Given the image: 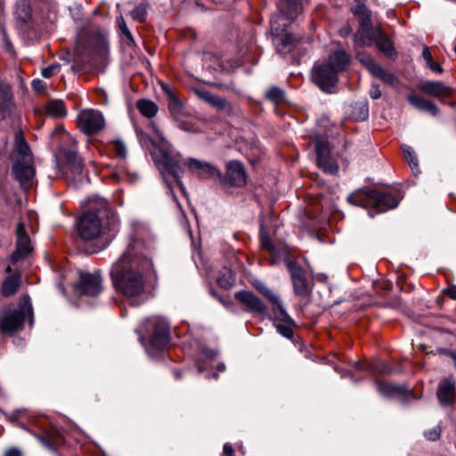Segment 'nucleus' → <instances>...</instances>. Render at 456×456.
Listing matches in <instances>:
<instances>
[{
  "label": "nucleus",
  "mask_w": 456,
  "mask_h": 456,
  "mask_svg": "<svg viewBox=\"0 0 456 456\" xmlns=\"http://www.w3.org/2000/svg\"><path fill=\"white\" fill-rule=\"evenodd\" d=\"M21 281V273L16 272L12 274L8 275L2 283L1 293L4 297H10L14 295Z\"/></svg>",
  "instance_id": "5701e85b"
},
{
  "label": "nucleus",
  "mask_w": 456,
  "mask_h": 456,
  "mask_svg": "<svg viewBox=\"0 0 456 456\" xmlns=\"http://www.w3.org/2000/svg\"><path fill=\"white\" fill-rule=\"evenodd\" d=\"M350 62L349 55L343 50L336 51L328 60V65L338 74L343 71Z\"/></svg>",
  "instance_id": "b1692460"
},
{
  "label": "nucleus",
  "mask_w": 456,
  "mask_h": 456,
  "mask_svg": "<svg viewBox=\"0 0 456 456\" xmlns=\"http://www.w3.org/2000/svg\"><path fill=\"white\" fill-rule=\"evenodd\" d=\"M224 188L242 187L247 183V175L244 166L238 160H230L225 165V174L220 171V177L216 178Z\"/></svg>",
  "instance_id": "423d86ee"
},
{
  "label": "nucleus",
  "mask_w": 456,
  "mask_h": 456,
  "mask_svg": "<svg viewBox=\"0 0 456 456\" xmlns=\"http://www.w3.org/2000/svg\"><path fill=\"white\" fill-rule=\"evenodd\" d=\"M61 69V65L58 63L52 64L46 68H44L41 71V75L45 78H50L56 75Z\"/></svg>",
  "instance_id": "49530a36"
},
{
  "label": "nucleus",
  "mask_w": 456,
  "mask_h": 456,
  "mask_svg": "<svg viewBox=\"0 0 456 456\" xmlns=\"http://www.w3.org/2000/svg\"><path fill=\"white\" fill-rule=\"evenodd\" d=\"M77 126L86 134H95L105 126L103 115L94 110H84L77 116Z\"/></svg>",
  "instance_id": "6e6552de"
},
{
  "label": "nucleus",
  "mask_w": 456,
  "mask_h": 456,
  "mask_svg": "<svg viewBox=\"0 0 456 456\" xmlns=\"http://www.w3.org/2000/svg\"><path fill=\"white\" fill-rule=\"evenodd\" d=\"M272 31L275 34L274 44L277 52L281 54H286L290 53L296 46L297 40L296 37L288 32L279 34V27L277 21L272 20Z\"/></svg>",
  "instance_id": "2eb2a0df"
},
{
  "label": "nucleus",
  "mask_w": 456,
  "mask_h": 456,
  "mask_svg": "<svg viewBox=\"0 0 456 456\" xmlns=\"http://www.w3.org/2000/svg\"><path fill=\"white\" fill-rule=\"evenodd\" d=\"M375 386L377 387L378 392L387 397H391L395 395H403L406 393V389L403 387L383 383L380 381H376Z\"/></svg>",
  "instance_id": "bb28decb"
},
{
  "label": "nucleus",
  "mask_w": 456,
  "mask_h": 456,
  "mask_svg": "<svg viewBox=\"0 0 456 456\" xmlns=\"http://www.w3.org/2000/svg\"><path fill=\"white\" fill-rule=\"evenodd\" d=\"M234 274L231 269L224 268L217 277V283L220 287L229 289L234 282Z\"/></svg>",
  "instance_id": "473e14b6"
},
{
  "label": "nucleus",
  "mask_w": 456,
  "mask_h": 456,
  "mask_svg": "<svg viewBox=\"0 0 456 456\" xmlns=\"http://www.w3.org/2000/svg\"><path fill=\"white\" fill-rule=\"evenodd\" d=\"M209 105L216 108L217 110L231 114L233 110L232 104L224 98L219 97L217 95H213L210 102H208Z\"/></svg>",
  "instance_id": "2f4dec72"
},
{
  "label": "nucleus",
  "mask_w": 456,
  "mask_h": 456,
  "mask_svg": "<svg viewBox=\"0 0 456 456\" xmlns=\"http://www.w3.org/2000/svg\"><path fill=\"white\" fill-rule=\"evenodd\" d=\"M110 276L115 289L125 296L142 295L146 281L155 277L150 252L143 249L142 243H133L112 265Z\"/></svg>",
  "instance_id": "f257e3e1"
},
{
  "label": "nucleus",
  "mask_w": 456,
  "mask_h": 456,
  "mask_svg": "<svg viewBox=\"0 0 456 456\" xmlns=\"http://www.w3.org/2000/svg\"><path fill=\"white\" fill-rule=\"evenodd\" d=\"M314 83L322 91L328 92L338 82V74L327 63L316 66L312 72Z\"/></svg>",
  "instance_id": "9d476101"
},
{
  "label": "nucleus",
  "mask_w": 456,
  "mask_h": 456,
  "mask_svg": "<svg viewBox=\"0 0 456 456\" xmlns=\"http://www.w3.org/2000/svg\"><path fill=\"white\" fill-rule=\"evenodd\" d=\"M349 203L364 208L376 209V212H385L397 207L398 199L390 193L376 190H359L347 198Z\"/></svg>",
  "instance_id": "7ed1b4c3"
},
{
  "label": "nucleus",
  "mask_w": 456,
  "mask_h": 456,
  "mask_svg": "<svg viewBox=\"0 0 456 456\" xmlns=\"http://www.w3.org/2000/svg\"><path fill=\"white\" fill-rule=\"evenodd\" d=\"M195 94L198 96L199 99L206 102L207 103H208L211 100V98L213 97V94H211L210 92L207 91V90H203V89H195Z\"/></svg>",
  "instance_id": "8fccbe9b"
},
{
  "label": "nucleus",
  "mask_w": 456,
  "mask_h": 456,
  "mask_svg": "<svg viewBox=\"0 0 456 456\" xmlns=\"http://www.w3.org/2000/svg\"><path fill=\"white\" fill-rule=\"evenodd\" d=\"M4 456H21V453L18 449L12 448L5 452Z\"/></svg>",
  "instance_id": "bf43d9fd"
},
{
  "label": "nucleus",
  "mask_w": 456,
  "mask_h": 456,
  "mask_svg": "<svg viewBox=\"0 0 456 456\" xmlns=\"http://www.w3.org/2000/svg\"><path fill=\"white\" fill-rule=\"evenodd\" d=\"M143 337L146 341V350L150 354L162 351L169 342V326L167 322L160 317L148 318L142 326Z\"/></svg>",
  "instance_id": "39448f33"
},
{
  "label": "nucleus",
  "mask_w": 456,
  "mask_h": 456,
  "mask_svg": "<svg viewBox=\"0 0 456 456\" xmlns=\"http://www.w3.org/2000/svg\"><path fill=\"white\" fill-rule=\"evenodd\" d=\"M403 152L404 154V158L406 161L408 162L411 169L413 173H416L419 171V164H418V159L415 155L414 151L410 146L403 145Z\"/></svg>",
  "instance_id": "e433bc0d"
},
{
  "label": "nucleus",
  "mask_w": 456,
  "mask_h": 456,
  "mask_svg": "<svg viewBox=\"0 0 456 456\" xmlns=\"http://www.w3.org/2000/svg\"><path fill=\"white\" fill-rule=\"evenodd\" d=\"M378 29L380 28H359L354 36L355 50L370 46L378 37Z\"/></svg>",
  "instance_id": "aec40b11"
},
{
  "label": "nucleus",
  "mask_w": 456,
  "mask_h": 456,
  "mask_svg": "<svg viewBox=\"0 0 456 456\" xmlns=\"http://www.w3.org/2000/svg\"><path fill=\"white\" fill-rule=\"evenodd\" d=\"M183 165L200 179H211L216 182V178L220 177V170L207 161L188 158L183 161Z\"/></svg>",
  "instance_id": "1a4fd4ad"
},
{
  "label": "nucleus",
  "mask_w": 456,
  "mask_h": 456,
  "mask_svg": "<svg viewBox=\"0 0 456 456\" xmlns=\"http://www.w3.org/2000/svg\"><path fill=\"white\" fill-rule=\"evenodd\" d=\"M371 75L389 85H395L396 82L395 76L392 72L383 69L380 65L374 69Z\"/></svg>",
  "instance_id": "c9c22d12"
},
{
  "label": "nucleus",
  "mask_w": 456,
  "mask_h": 456,
  "mask_svg": "<svg viewBox=\"0 0 456 456\" xmlns=\"http://www.w3.org/2000/svg\"><path fill=\"white\" fill-rule=\"evenodd\" d=\"M441 430L439 428H434L425 432V436L430 441H436L440 438Z\"/></svg>",
  "instance_id": "3c124183"
},
{
  "label": "nucleus",
  "mask_w": 456,
  "mask_h": 456,
  "mask_svg": "<svg viewBox=\"0 0 456 456\" xmlns=\"http://www.w3.org/2000/svg\"><path fill=\"white\" fill-rule=\"evenodd\" d=\"M137 109L142 115L147 118L154 117L158 112V106L152 101L150 100H140L137 102Z\"/></svg>",
  "instance_id": "c85d7f7f"
},
{
  "label": "nucleus",
  "mask_w": 456,
  "mask_h": 456,
  "mask_svg": "<svg viewBox=\"0 0 456 456\" xmlns=\"http://www.w3.org/2000/svg\"><path fill=\"white\" fill-rule=\"evenodd\" d=\"M360 20V28H373L371 23V14L370 12L364 14L362 16L358 17Z\"/></svg>",
  "instance_id": "09e8293b"
},
{
  "label": "nucleus",
  "mask_w": 456,
  "mask_h": 456,
  "mask_svg": "<svg viewBox=\"0 0 456 456\" xmlns=\"http://www.w3.org/2000/svg\"><path fill=\"white\" fill-rule=\"evenodd\" d=\"M260 241L261 247L266 249L271 256H275L277 255V249L267 233H260Z\"/></svg>",
  "instance_id": "37998d69"
},
{
  "label": "nucleus",
  "mask_w": 456,
  "mask_h": 456,
  "mask_svg": "<svg viewBox=\"0 0 456 456\" xmlns=\"http://www.w3.org/2000/svg\"><path fill=\"white\" fill-rule=\"evenodd\" d=\"M455 396V379L452 377H447L441 380L437 388V397L444 405L452 404Z\"/></svg>",
  "instance_id": "6ab92c4d"
},
{
  "label": "nucleus",
  "mask_w": 456,
  "mask_h": 456,
  "mask_svg": "<svg viewBox=\"0 0 456 456\" xmlns=\"http://www.w3.org/2000/svg\"><path fill=\"white\" fill-rule=\"evenodd\" d=\"M279 9L285 19L292 20L301 12L302 0H284Z\"/></svg>",
  "instance_id": "393cba45"
},
{
  "label": "nucleus",
  "mask_w": 456,
  "mask_h": 456,
  "mask_svg": "<svg viewBox=\"0 0 456 456\" xmlns=\"http://www.w3.org/2000/svg\"><path fill=\"white\" fill-rule=\"evenodd\" d=\"M16 248L11 256V262L15 264L25 258L31 251V241L28 235L23 223L20 222L16 228Z\"/></svg>",
  "instance_id": "f8f14e48"
},
{
  "label": "nucleus",
  "mask_w": 456,
  "mask_h": 456,
  "mask_svg": "<svg viewBox=\"0 0 456 456\" xmlns=\"http://www.w3.org/2000/svg\"><path fill=\"white\" fill-rule=\"evenodd\" d=\"M108 209V202L104 199H95L92 201L90 209L85 212L77 221V232L84 240H94L102 232L100 215Z\"/></svg>",
  "instance_id": "20e7f679"
},
{
  "label": "nucleus",
  "mask_w": 456,
  "mask_h": 456,
  "mask_svg": "<svg viewBox=\"0 0 456 456\" xmlns=\"http://www.w3.org/2000/svg\"><path fill=\"white\" fill-rule=\"evenodd\" d=\"M5 272L8 273H12L11 266H7L6 269H5Z\"/></svg>",
  "instance_id": "338daca9"
},
{
  "label": "nucleus",
  "mask_w": 456,
  "mask_h": 456,
  "mask_svg": "<svg viewBox=\"0 0 456 456\" xmlns=\"http://www.w3.org/2000/svg\"><path fill=\"white\" fill-rule=\"evenodd\" d=\"M370 95L372 99H379L381 96V92L378 86L372 85Z\"/></svg>",
  "instance_id": "4d7b16f0"
},
{
  "label": "nucleus",
  "mask_w": 456,
  "mask_h": 456,
  "mask_svg": "<svg viewBox=\"0 0 456 456\" xmlns=\"http://www.w3.org/2000/svg\"><path fill=\"white\" fill-rule=\"evenodd\" d=\"M368 369L372 371V372H375V373H384V374H387V373H390L391 370L389 368V366L384 362H381L380 364L379 365H369L368 366Z\"/></svg>",
  "instance_id": "de8ad7c7"
},
{
  "label": "nucleus",
  "mask_w": 456,
  "mask_h": 456,
  "mask_svg": "<svg viewBox=\"0 0 456 456\" xmlns=\"http://www.w3.org/2000/svg\"><path fill=\"white\" fill-rule=\"evenodd\" d=\"M215 355H216V353L211 351L210 354H209V357H214Z\"/></svg>",
  "instance_id": "774afa93"
},
{
  "label": "nucleus",
  "mask_w": 456,
  "mask_h": 456,
  "mask_svg": "<svg viewBox=\"0 0 456 456\" xmlns=\"http://www.w3.org/2000/svg\"><path fill=\"white\" fill-rule=\"evenodd\" d=\"M375 43L379 51L382 52L387 57L394 58L396 55L393 43L384 34L382 29H378V37Z\"/></svg>",
  "instance_id": "a878e982"
},
{
  "label": "nucleus",
  "mask_w": 456,
  "mask_h": 456,
  "mask_svg": "<svg viewBox=\"0 0 456 456\" xmlns=\"http://www.w3.org/2000/svg\"><path fill=\"white\" fill-rule=\"evenodd\" d=\"M355 368L360 370V369H362L363 367H362V364L361 362H356L355 363Z\"/></svg>",
  "instance_id": "69168bd1"
},
{
  "label": "nucleus",
  "mask_w": 456,
  "mask_h": 456,
  "mask_svg": "<svg viewBox=\"0 0 456 456\" xmlns=\"http://www.w3.org/2000/svg\"><path fill=\"white\" fill-rule=\"evenodd\" d=\"M350 32H351V29L348 27H346V28H341L339 31V34L342 37H346L350 34Z\"/></svg>",
  "instance_id": "e2e57ef3"
},
{
  "label": "nucleus",
  "mask_w": 456,
  "mask_h": 456,
  "mask_svg": "<svg viewBox=\"0 0 456 456\" xmlns=\"http://www.w3.org/2000/svg\"><path fill=\"white\" fill-rule=\"evenodd\" d=\"M110 147L118 157L121 159H125L126 157L127 150L123 141L114 140L110 142Z\"/></svg>",
  "instance_id": "a18cd8bd"
},
{
  "label": "nucleus",
  "mask_w": 456,
  "mask_h": 456,
  "mask_svg": "<svg viewBox=\"0 0 456 456\" xmlns=\"http://www.w3.org/2000/svg\"><path fill=\"white\" fill-rule=\"evenodd\" d=\"M235 298L239 300L249 312L265 315L267 307L264 302L254 293L242 290L235 294Z\"/></svg>",
  "instance_id": "dca6fc26"
},
{
  "label": "nucleus",
  "mask_w": 456,
  "mask_h": 456,
  "mask_svg": "<svg viewBox=\"0 0 456 456\" xmlns=\"http://www.w3.org/2000/svg\"><path fill=\"white\" fill-rule=\"evenodd\" d=\"M447 295L452 299H456V286L450 287L447 291Z\"/></svg>",
  "instance_id": "052dcab7"
},
{
  "label": "nucleus",
  "mask_w": 456,
  "mask_h": 456,
  "mask_svg": "<svg viewBox=\"0 0 456 456\" xmlns=\"http://www.w3.org/2000/svg\"><path fill=\"white\" fill-rule=\"evenodd\" d=\"M407 100L414 108L427 111L432 116H437L440 112L439 108L433 102L426 100L423 97L411 94L408 95Z\"/></svg>",
  "instance_id": "4be33fe9"
},
{
  "label": "nucleus",
  "mask_w": 456,
  "mask_h": 456,
  "mask_svg": "<svg viewBox=\"0 0 456 456\" xmlns=\"http://www.w3.org/2000/svg\"><path fill=\"white\" fill-rule=\"evenodd\" d=\"M266 98L278 105L285 101V94L284 91L277 86L270 87L265 93Z\"/></svg>",
  "instance_id": "f704fd0d"
},
{
  "label": "nucleus",
  "mask_w": 456,
  "mask_h": 456,
  "mask_svg": "<svg viewBox=\"0 0 456 456\" xmlns=\"http://www.w3.org/2000/svg\"><path fill=\"white\" fill-rule=\"evenodd\" d=\"M27 314L32 315L30 306L5 311L0 321L1 330L8 334H13L22 330Z\"/></svg>",
  "instance_id": "0eeeda50"
},
{
  "label": "nucleus",
  "mask_w": 456,
  "mask_h": 456,
  "mask_svg": "<svg viewBox=\"0 0 456 456\" xmlns=\"http://www.w3.org/2000/svg\"><path fill=\"white\" fill-rule=\"evenodd\" d=\"M315 151L317 155V165L325 173L335 174L338 171V166L330 157V150L326 139H315Z\"/></svg>",
  "instance_id": "9b49d317"
},
{
  "label": "nucleus",
  "mask_w": 456,
  "mask_h": 456,
  "mask_svg": "<svg viewBox=\"0 0 456 456\" xmlns=\"http://www.w3.org/2000/svg\"><path fill=\"white\" fill-rule=\"evenodd\" d=\"M32 87L37 92H42L45 88V84L40 79H35L32 82Z\"/></svg>",
  "instance_id": "5fc2aeb1"
},
{
  "label": "nucleus",
  "mask_w": 456,
  "mask_h": 456,
  "mask_svg": "<svg viewBox=\"0 0 456 456\" xmlns=\"http://www.w3.org/2000/svg\"><path fill=\"white\" fill-rule=\"evenodd\" d=\"M12 172L21 186L28 183L35 175V169L30 159H18L12 167Z\"/></svg>",
  "instance_id": "f3484780"
},
{
  "label": "nucleus",
  "mask_w": 456,
  "mask_h": 456,
  "mask_svg": "<svg viewBox=\"0 0 456 456\" xmlns=\"http://www.w3.org/2000/svg\"><path fill=\"white\" fill-rule=\"evenodd\" d=\"M353 12L357 17H360V16L367 14V13H369L370 12L367 8V6L363 3H362V4H359L355 7L353 8Z\"/></svg>",
  "instance_id": "603ef678"
},
{
  "label": "nucleus",
  "mask_w": 456,
  "mask_h": 456,
  "mask_svg": "<svg viewBox=\"0 0 456 456\" xmlns=\"http://www.w3.org/2000/svg\"><path fill=\"white\" fill-rule=\"evenodd\" d=\"M418 88L424 94L436 97L444 102V99L452 97L454 90L439 81L426 80L419 84Z\"/></svg>",
  "instance_id": "4468645a"
},
{
  "label": "nucleus",
  "mask_w": 456,
  "mask_h": 456,
  "mask_svg": "<svg viewBox=\"0 0 456 456\" xmlns=\"http://www.w3.org/2000/svg\"><path fill=\"white\" fill-rule=\"evenodd\" d=\"M37 439L46 448L54 450L59 444V436L56 434H45V436H37Z\"/></svg>",
  "instance_id": "58836bf2"
},
{
  "label": "nucleus",
  "mask_w": 456,
  "mask_h": 456,
  "mask_svg": "<svg viewBox=\"0 0 456 456\" xmlns=\"http://www.w3.org/2000/svg\"><path fill=\"white\" fill-rule=\"evenodd\" d=\"M422 57L426 61L427 66L436 73H442L443 68L440 64L436 63L433 60L432 54L428 46H425L422 51Z\"/></svg>",
  "instance_id": "ea45409f"
},
{
  "label": "nucleus",
  "mask_w": 456,
  "mask_h": 456,
  "mask_svg": "<svg viewBox=\"0 0 456 456\" xmlns=\"http://www.w3.org/2000/svg\"><path fill=\"white\" fill-rule=\"evenodd\" d=\"M46 112L53 118H60L66 115L65 105L61 100L50 101L46 106Z\"/></svg>",
  "instance_id": "c756f323"
},
{
  "label": "nucleus",
  "mask_w": 456,
  "mask_h": 456,
  "mask_svg": "<svg viewBox=\"0 0 456 456\" xmlns=\"http://www.w3.org/2000/svg\"><path fill=\"white\" fill-rule=\"evenodd\" d=\"M286 266L289 272L290 278H291L292 281L305 278V270L302 268V266L298 263H297L289 258H287L286 259Z\"/></svg>",
  "instance_id": "7c9ffc66"
},
{
  "label": "nucleus",
  "mask_w": 456,
  "mask_h": 456,
  "mask_svg": "<svg viewBox=\"0 0 456 456\" xmlns=\"http://www.w3.org/2000/svg\"><path fill=\"white\" fill-rule=\"evenodd\" d=\"M292 284L294 293L298 297H307L311 292L306 277L292 281Z\"/></svg>",
  "instance_id": "72a5a7b5"
},
{
  "label": "nucleus",
  "mask_w": 456,
  "mask_h": 456,
  "mask_svg": "<svg viewBox=\"0 0 456 456\" xmlns=\"http://www.w3.org/2000/svg\"><path fill=\"white\" fill-rule=\"evenodd\" d=\"M52 136L53 137H57V136H60L61 139H66V138H69V134L68 133H66V131L64 130L63 127L60 126V127H57L55 128L53 132H52Z\"/></svg>",
  "instance_id": "864d4df0"
},
{
  "label": "nucleus",
  "mask_w": 456,
  "mask_h": 456,
  "mask_svg": "<svg viewBox=\"0 0 456 456\" xmlns=\"http://www.w3.org/2000/svg\"><path fill=\"white\" fill-rule=\"evenodd\" d=\"M279 315L275 317L274 326L277 331L286 338H292L294 335V320L287 314L283 305H279Z\"/></svg>",
  "instance_id": "a211bd4d"
},
{
  "label": "nucleus",
  "mask_w": 456,
  "mask_h": 456,
  "mask_svg": "<svg viewBox=\"0 0 456 456\" xmlns=\"http://www.w3.org/2000/svg\"><path fill=\"white\" fill-rule=\"evenodd\" d=\"M67 159L69 161H72L74 166L77 167H80V161L77 159V154L74 151H69L67 153Z\"/></svg>",
  "instance_id": "6e6d98bb"
},
{
  "label": "nucleus",
  "mask_w": 456,
  "mask_h": 456,
  "mask_svg": "<svg viewBox=\"0 0 456 456\" xmlns=\"http://www.w3.org/2000/svg\"><path fill=\"white\" fill-rule=\"evenodd\" d=\"M102 279L98 273H82L77 285V290L80 294L89 297H96L102 290Z\"/></svg>",
  "instance_id": "ddd939ff"
},
{
  "label": "nucleus",
  "mask_w": 456,
  "mask_h": 456,
  "mask_svg": "<svg viewBox=\"0 0 456 456\" xmlns=\"http://www.w3.org/2000/svg\"><path fill=\"white\" fill-rule=\"evenodd\" d=\"M168 95V110L174 116L178 126L184 131H193L191 126L181 119L183 106L179 99L170 90H166Z\"/></svg>",
  "instance_id": "412c9836"
},
{
  "label": "nucleus",
  "mask_w": 456,
  "mask_h": 456,
  "mask_svg": "<svg viewBox=\"0 0 456 456\" xmlns=\"http://www.w3.org/2000/svg\"><path fill=\"white\" fill-rule=\"evenodd\" d=\"M117 23H118V28H119L122 36H124L125 38L127 40V44L130 45H134V40L133 35L130 32V30L128 29L126 23L125 21V19L121 14L117 17Z\"/></svg>",
  "instance_id": "a19ab883"
},
{
  "label": "nucleus",
  "mask_w": 456,
  "mask_h": 456,
  "mask_svg": "<svg viewBox=\"0 0 456 456\" xmlns=\"http://www.w3.org/2000/svg\"><path fill=\"white\" fill-rule=\"evenodd\" d=\"M15 148L17 152L21 156L20 159H30V149L21 131L15 134Z\"/></svg>",
  "instance_id": "cd10ccee"
},
{
  "label": "nucleus",
  "mask_w": 456,
  "mask_h": 456,
  "mask_svg": "<svg viewBox=\"0 0 456 456\" xmlns=\"http://www.w3.org/2000/svg\"><path fill=\"white\" fill-rule=\"evenodd\" d=\"M133 20L143 22L147 17V6L143 4L136 5L130 12Z\"/></svg>",
  "instance_id": "79ce46f5"
},
{
  "label": "nucleus",
  "mask_w": 456,
  "mask_h": 456,
  "mask_svg": "<svg viewBox=\"0 0 456 456\" xmlns=\"http://www.w3.org/2000/svg\"><path fill=\"white\" fill-rule=\"evenodd\" d=\"M356 51V58L361 61L362 64L364 65V67L370 71V74L376 69V68L379 65L378 64L371 56L365 54L363 53H361L358 50Z\"/></svg>",
  "instance_id": "4c0bfd02"
},
{
  "label": "nucleus",
  "mask_w": 456,
  "mask_h": 456,
  "mask_svg": "<svg viewBox=\"0 0 456 456\" xmlns=\"http://www.w3.org/2000/svg\"><path fill=\"white\" fill-rule=\"evenodd\" d=\"M151 128L157 139L151 141L150 150L156 167L168 187L170 185L168 184L167 177L172 176L181 191L184 194L185 188L181 181L183 173L180 165L182 160L181 154L174 150L172 144L165 138L163 133L155 123H151ZM169 189L171 190V188Z\"/></svg>",
  "instance_id": "f03ea898"
},
{
  "label": "nucleus",
  "mask_w": 456,
  "mask_h": 456,
  "mask_svg": "<svg viewBox=\"0 0 456 456\" xmlns=\"http://www.w3.org/2000/svg\"><path fill=\"white\" fill-rule=\"evenodd\" d=\"M224 453L226 456H234L233 448L230 444H225L224 445Z\"/></svg>",
  "instance_id": "13d9d810"
},
{
  "label": "nucleus",
  "mask_w": 456,
  "mask_h": 456,
  "mask_svg": "<svg viewBox=\"0 0 456 456\" xmlns=\"http://www.w3.org/2000/svg\"><path fill=\"white\" fill-rule=\"evenodd\" d=\"M361 109V118L365 119L368 117V106L366 104H363L360 107Z\"/></svg>",
  "instance_id": "680f3d73"
},
{
  "label": "nucleus",
  "mask_w": 456,
  "mask_h": 456,
  "mask_svg": "<svg viewBox=\"0 0 456 456\" xmlns=\"http://www.w3.org/2000/svg\"><path fill=\"white\" fill-rule=\"evenodd\" d=\"M100 95H102V98H104V103H106V93L103 90L99 91Z\"/></svg>",
  "instance_id": "0e129e2a"
},
{
  "label": "nucleus",
  "mask_w": 456,
  "mask_h": 456,
  "mask_svg": "<svg viewBox=\"0 0 456 456\" xmlns=\"http://www.w3.org/2000/svg\"><path fill=\"white\" fill-rule=\"evenodd\" d=\"M257 289L259 290L260 293H262L265 297H266L271 302H273L275 305L276 309H279V305H282L280 297L277 295H275L266 286L261 285L257 287Z\"/></svg>",
  "instance_id": "c03bdc74"
}]
</instances>
